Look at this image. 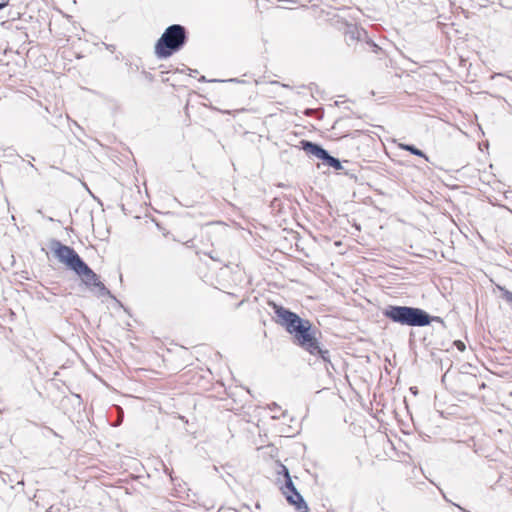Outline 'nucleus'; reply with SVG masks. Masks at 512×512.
<instances>
[{"instance_id":"nucleus-13","label":"nucleus","mask_w":512,"mask_h":512,"mask_svg":"<svg viewBox=\"0 0 512 512\" xmlns=\"http://www.w3.org/2000/svg\"><path fill=\"white\" fill-rule=\"evenodd\" d=\"M505 299L512 304V293L507 291L505 293Z\"/></svg>"},{"instance_id":"nucleus-5","label":"nucleus","mask_w":512,"mask_h":512,"mask_svg":"<svg viewBox=\"0 0 512 512\" xmlns=\"http://www.w3.org/2000/svg\"><path fill=\"white\" fill-rule=\"evenodd\" d=\"M84 284L91 289H95L100 296L108 295L109 291L105 285L99 280V277L83 262L76 272Z\"/></svg>"},{"instance_id":"nucleus-2","label":"nucleus","mask_w":512,"mask_h":512,"mask_svg":"<svg viewBox=\"0 0 512 512\" xmlns=\"http://www.w3.org/2000/svg\"><path fill=\"white\" fill-rule=\"evenodd\" d=\"M187 35L183 26L174 24L165 29L157 40L154 51L158 58L164 59L179 51L186 43Z\"/></svg>"},{"instance_id":"nucleus-7","label":"nucleus","mask_w":512,"mask_h":512,"mask_svg":"<svg viewBox=\"0 0 512 512\" xmlns=\"http://www.w3.org/2000/svg\"><path fill=\"white\" fill-rule=\"evenodd\" d=\"M301 143H302L303 149L307 153L314 155L315 157H317L319 159H322V157L324 155H326V150H324L322 147H320L319 145H317L315 143H312L309 141H302Z\"/></svg>"},{"instance_id":"nucleus-9","label":"nucleus","mask_w":512,"mask_h":512,"mask_svg":"<svg viewBox=\"0 0 512 512\" xmlns=\"http://www.w3.org/2000/svg\"><path fill=\"white\" fill-rule=\"evenodd\" d=\"M399 147H400L402 150L408 151V152H410V153H411V154H413V155H416V156H419V157L425 158V159L427 160L426 155H425L421 150H419L418 148H416V147H415V146H413V145H409V144H399Z\"/></svg>"},{"instance_id":"nucleus-6","label":"nucleus","mask_w":512,"mask_h":512,"mask_svg":"<svg viewBox=\"0 0 512 512\" xmlns=\"http://www.w3.org/2000/svg\"><path fill=\"white\" fill-rule=\"evenodd\" d=\"M283 470L285 471V476L287 478L285 485L286 490L284 491V493L286 494L288 502L295 505L299 511L307 512L308 506L303 500L302 496L296 491L295 487L293 486L291 478L289 477L288 470L285 467H283Z\"/></svg>"},{"instance_id":"nucleus-14","label":"nucleus","mask_w":512,"mask_h":512,"mask_svg":"<svg viewBox=\"0 0 512 512\" xmlns=\"http://www.w3.org/2000/svg\"><path fill=\"white\" fill-rule=\"evenodd\" d=\"M7 6V3H0V10Z\"/></svg>"},{"instance_id":"nucleus-3","label":"nucleus","mask_w":512,"mask_h":512,"mask_svg":"<svg viewBox=\"0 0 512 512\" xmlns=\"http://www.w3.org/2000/svg\"><path fill=\"white\" fill-rule=\"evenodd\" d=\"M384 315L393 322L409 326H426L430 324V316L419 308L407 306H389Z\"/></svg>"},{"instance_id":"nucleus-8","label":"nucleus","mask_w":512,"mask_h":512,"mask_svg":"<svg viewBox=\"0 0 512 512\" xmlns=\"http://www.w3.org/2000/svg\"><path fill=\"white\" fill-rule=\"evenodd\" d=\"M321 160L325 161V163L328 166L333 167L336 170H339L342 167L340 161L338 159L330 156L327 151H326V155H324Z\"/></svg>"},{"instance_id":"nucleus-11","label":"nucleus","mask_w":512,"mask_h":512,"mask_svg":"<svg viewBox=\"0 0 512 512\" xmlns=\"http://www.w3.org/2000/svg\"><path fill=\"white\" fill-rule=\"evenodd\" d=\"M97 227H98V231H95V226H92L93 232L97 233L99 238L104 239L109 234V229L107 228V226H103V225H100Z\"/></svg>"},{"instance_id":"nucleus-4","label":"nucleus","mask_w":512,"mask_h":512,"mask_svg":"<svg viewBox=\"0 0 512 512\" xmlns=\"http://www.w3.org/2000/svg\"><path fill=\"white\" fill-rule=\"evenodd\" d=\"M50 249L59 262L75 272H77L78 268L83 264L81 258L72 248L58 241L52 242Z\"/></svg>"},{"instance_id":"nucleus-12","label":"nucleus","mask_w":512,"mask_h":512,"mask_svg":"<svg viewBox=\"0 0 512 512\" xmlns=\"http://www.w3.org/2000/svg\"><path fill=\"white\" fill-rule=\"evenodd\" d=\"M455 344H456L457 348H458L460 351H464V349H465V345H464V343H463V342H461V341H457Z\"/></svg>"},{"instance_id":"nucleus-10","label":"nucleus","mask_w":512,"mask_h":512,"mask_svg":"<svg viewBox=\"0 0 512 512\" xmlns=\"http://www.w3.org/2000/svg\"><path fill=\"white\" fill-rule=\"evenodd\" d=\"M346 35L351 39H358L360 37V31L355 25H348Z\"/></svg>"},{"instance_id":"nucleus-1","label":"nucleus","mask_w":512,"mask_h":512,"mask_svg":"<svg viewBox=\"0 0 512 512\" xmlns=\"http://www.w3.org/2000/svg\"><path fill=\"white\" fill-rule=\"evenodd\" d=\"M274 311L278 318V322L286 328V330L294 336L295 343L308 351L310 354H320L325 359L327 351H322L312 329L310 321L300 318L297 314L281 307L274 305Z\"/></svg>"}]
</instances>
